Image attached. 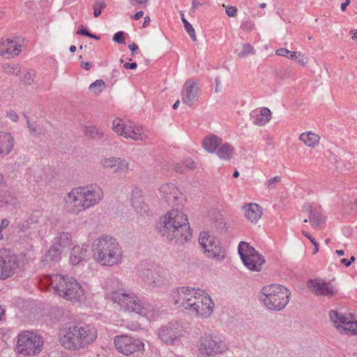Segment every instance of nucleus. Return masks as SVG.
Instances as JSON below:
<instances>
[{
	"label": "nucleus",
	"mask_w": 357,
	"mask_h": 357,
	"mask_svg": "<svg viewBox=\"0 0 357 357\" xmlns=\"http://www.w3.org/2000/svg\"><path fill=\"white\" fill-rule=\"evenodd\" d=\"M170 296L176 307L188 310L196 316L208 317L213 311L214 303L202 290L181 287L172 291Z\"/></svg>",
	"instance_id": "obj_1"
},
{
	"label": "nucleus",
	"mask_w": 357,
	"mask_h": 357,
	"mask_svg": "<svg viewBox=\"0 0 357 357\" xmlns=\"http://www.w3.org/2000/svg\"><path fill=\"white\" fill-rule=\"evenodd\" d=\"M41 290L52 289L60 297L70 301L83 302L87 294L77 280L71 276L61 274L46 275L39 281Z\"/></svg>",
	"instance_id": "obj_2"
},
{
	"label": "nucleus",
	"mask_w": 357,
	"mask_h": 357,
	"mask_svg": "<svg viewBox=\"0 0 357 357\" xmlns=\"http://www.w3.org/2000/svg\"><path fill=\"white\" fill-rule=\"evenodd\" d=\"M160 233L169 240L184 243L192 237L188 215L181 210H170L160 218Z\"/></svg>",
	"instance_id": "obj_3"
},
{
	"label": "nucleus",
	"mask_w": 357,
	"mask_h": 357,
	"mask_svg": "<svg viewBox=\"0 0 357 357\" xmlns=\"http://www.w3.org/2000/svg\"><path fill=\"white\" fill-rule=\"evenodd\" d=\"M103 197L100 188L78 187L69 192L65 199L66 210L73 214H79L96 204Z\"/></svg>",
	"instance_id": "obj_4"
},
{
	"label": "nucleus",
	"mask_w": 357,
	"mask_h": 357,
	"mask_svg": "<svg viewBox=\"0 0 357 357\" xmlns=\"http://www.w3.org/2000/svg\"><path fill=\"white\" fill-rule=\"evenodd\" d=\"M93 257L102 266H114L122 261L123 253L120 244L112 237L101 236L92 245Z\"/></svg>",
	"instance_id": "obj_5"
},
{
	"label": "nucleus",
	"mask_w": 357,
	"mask_h": 357,
	"mask_svg": "<svg viewBox=\"0 0 357 357\" xmlns=\"http://www.w3.org/2000/svg\"><path fill=\"white\" fill-rule=\"evenodd\" d=\"M261 301L269 310H280L289 303L290 291L284 286L271 284L261 289Z\"/></svg>",
	"instance_id": "obj_6"
},
{
	"label": "nucleus",
	"mask_w": 357,
	"mask_h": 357,
	"mask_svg": "<svg viewBox=\"0 0 357 357\" xmlns=\"http://www.w3.org/2000/svg\"><path fill=\"white\" fill-rule=\"evenodd\" d=\"M42 336L31 331H23L17 337L15 352L24 357L34 356L43 349Z\"/></svg>",
	"instance_id": "obj_7"
},
{
	"label": "nucleus",
	"mask_w": 357,
	"mask_h": 357,
	"mask_svg": "<svg viewBox=\"0 0 357 357\" xmlns=\"http://www.w3.org/2000/svg\"><path fill=\"white\" fill-rule=\"evenodd\" d=\"M112 300L118 303L120 307L126 312H135L136 314L151 318L149 305L140 300L133 293H125L116 291L112 294Z\"/></svg>",
	"instance_id": "obj_8"
},
{
	"label": "nucleus",
	"mask_w": 357,
	"mask_h": 357,
	"mask_svg": "<svg viewBox=\"0 0 357 357\" xmlns=\"http://www.w3.org/2000/svg\"><path fill=\"white\" fill-rule=\"evenodd\" d=\"M116 349L126 356H138L145 351L144 343L139 338L123 334L114 338Z\"/></svg>",
	"instance_id": "obj_9"
},
{
	"label": "nucleus",
	"mask_w": 357,
	"mask_h": 357,
	"mask_svg": "<svg viewBox=\"0 0 357 357\" xmlns=\"http://www.w3.org/2000/svg\"><path fill=\"white\" fill-rule=\"evenodd\" d=\"M241 259L249 270L260 271L265 263L264 257L246 242H241L238 247Z\"/></svg>",
	"instance_id": "obj_10"
},
{
	"label": "nucleus",
	"mask_w": 357,
	"mask_h": 357,
	"mask_svg": "<svg viewBox=\"0 0 357 357\" xmlns=\"http://www.w3.org/2000/svg\"><path fill=\"white\" fill-rule=\"evenodd\" d=\"M199 243L208 257L221 260L225 256V250L219 241L206 231H202L199 236Z\"/></svg>",
	"instance_id": "obj_11"
},
{
	"label": "nucleus",
	"mask_w": 357,
	"mask_h": 357,
	"mask_svg": "<svg viewBox=\"0 0 357 357\" xmlns=\"http://www.w3.org/2000/svg\"><path fill=\"white\" fill-rule=\"evenodd\" d=\"M19 268V259L15 254L0 249V280H6L14 275Z\"/></svg>",
	"instance_id": "obj_12"
},
{
	"label": "nucleus",
	"mask_w": 357,
	"mask_h": 357,
	"mask_svg": "<svg viewBox=\"0 0 357 357\" xmlns=\"http://www.w3.org/2000/svg\"><path fill=\"white\" fill-rule=\"evenodd\" d=\"M112 128L119 135L134 140L142 139V128L133 123L116 118L113 121Z\"/></svg>",
	"instance_id": "obj_13"
},
{
	"label": "nucleus",
	"mask_w": 357,
	"mask_h": 357,
	"mask_svg": "<svg viewBox=\"0 0 357 357\" xmlns=\"http://www.w3.org/2000/svg\"><path fill=\"white\" fill-rule=\"evenodd\" d=\"M184 333V328L180 323L171 321L159 329L158 337L164 343L174 344L181 340Z\"/></svg>",
	"instance_id": "obj_14"
},
{
	"label": "nucleus",
	"mask_w": 357,
	"mask_h": 357,
	"mask_svg": "<svg viewBox=\"0 0 357 357\" xmlns=\"http://www.w3.org/2000/svg\"><path fill=\"white\" fill-rule=\"evenodd\" d=\"M330 318L341 333L357 335V321L354 320L351 315L332 311L330 313Z\"/></svg>",
	"instance_id": "obj_15"
},
{
	"label": "nucleus",
	"mask_w": 357,
	"mask_h": 357,
	"mask_svg": "<svg viewBox=\"0 0 357 357\" xmlns=\"http://www.w3.org/2000/svg\"><path fill=\"white\" fill-rule=\"evenodd\" d=\"M60 344L68 350L82 349L77 326H69L61 328L59 332Z\"/></svg>",
	"instance_id": "obj_16"
},
{
	"label": "nucleus",
	"mask_w": 357,
	"mask_h": 357,
	"mask_svg": "<svg viewBox=\"0 0 357 357\" xmlns=\"http://www.w3.org/2000/svg\"><path fill=\"white\" fill-rule=\"evenodd\" d=\"M226 349L227 347L222 342H218L212 335H205L200 339L199 351L203 355L222 353Z\"/></svg>",
	"instance_id": "obj_17"
},
{
	"label": "nucleus",
	"mask_w": 357,
	"mask_h": 357,
	"mask_svg": "<svg viewBox=\"0 0 357 357\" xmlns=\"http://www.w3.org/2000/svg\"><path fill=\"white\" fill-rule=\"evenodd\" d=\"M307 286L310 291L317 296H332L338 292L337 288L330 282H325L320 279L310 280Z\"/></svg>",
	"instance_id": "obj_18"
},
{
	"label": "nucleus",
	"mask_w": 357,
	"mask_h": 357,
	"mask_svg": "<svg viewBox=\"0 0 357 357\" xmlns=\"http://www.w3.org/2000/svg\"><path fill=\"white\" fill-rule=\"evenodd\" d=\"M304 222H310L314 227H319L325 221L321 207L319 205H307L303 211Z\"/></svg>",
	"instance_id": "obj_19"
},
{
	"label": "nucleus",
	"mask_w": 357,
	"mask_h": 357,
	"mask_svg": "<svg viewBox=\"0 0 357 357\" xmlns=\"http://www.w3.org/2000/svg\"><path fill=\"white\" fill-rule=\"evenodd\" d=\"M76 326L79 341L82 344V349L88 347L96 340L98 332L94 326L86 324Z\"/></svg>",
	"instance_id": "obj_20"
},
{
	"label": "nucleus",
	"mask_w": 357,
	"mask_h": 357,
	"mask_svg": "<svg viewBox=\"0 0 357 357\" xmlns=\"http://www.w3.org/2000/svg\"><path fill=\"white\" fill-rule=\"evenodd\" d=\"M21 51V45L15 40L9 38L0 40V56L11 59L17 56Z\"/></svg>",
	"instance_id": "obj_21"
},
{
	"label": "nucleus",
	"mask_w": 357,
	"mask_h": 357,
	"mask_svg": "<svg viewBox=\"0 0 357 357\" xmlns=\"http://www.w3.org/2000/svg\"><path fill=\"white\" fill-rule=\"evenodd\" d=\"M197 83L192 80H188L182 90L183 102L189 105H192L197 100Z\"/></svg>",
	"instance_id": "obj_22"
},
{
	"label": "nucleus",
	"mask_w": 357,
	"mask_h": 357,
	"mask_svg": "<svg viewBox=\"0 0 357 357\" xmlns=\"http://www.w3.org/2000/svg\"><path fill=\"white\" fill-rule=\"evenodd\" d=\"M100 164L105 169H113L114 172L126 173L128 170V163L119 158H106L101 160Z\"/></svg>",
	"instance_id": "obj_23"
},
{
	"label": "nucleus",
	"mask_w": 357,
	"mask_h": 357,
	"mask_svg": "<svg viewBox=\"0 0 357 357\" xmlns=\"http://www.w3.org/2000/svg\"><path fill=\"white\" fill-rule=\"evenodd\" d=\"M242 210L245 218L251 223H257L263 215L261 206L256 203L246 204Z\"/></svg>",
	"instance_id": "obj_24"
},
{
	"label": "nucleus",
	"mask_w": 357,
	"mask_h": 357,
	"mask_svg": "<svg viewBox=\"0 0 357 357\" xmlns=\"http://www.w3.org/2000/svg\"><path fill=\"white\" fill-rule=\"evenodd\" d=\"M272 113L267 107L255 109L251 113L253 123L258 126H264L271 119Z\"/></svg>",
	"instance_id": "obj_25"
},
{
	"label": "nucleus",
	"mask_w": 357,
	"mask_h": 357,
	"mask_svg": "<svg viewBox=\"0 0 357 357\" xmlns=\"http://www.w3.org/2000/svg\"><path fill=\"white\" fill-rule=\"evenodd\" d=\"M88 257L89 250L86 245H75L71 250L69 261L73 265H77L82 261L86 260Z\"/></svg>",
	"instance_id": "obj_26"
},
{
	"label": "nucleus",
	"mask_w": 357,
	"mask_h": 357,
	"mask_svg": "<svg viewBox=\"0 0 357 357\" xmlns=\"http://www.w3.org/2000/svg\"><path fill=\"white\" fill-rule=\"evenodd\" d=\"M131 204L136 212L142 214L148 211V206L144 202L142 190L139 188L133 190Z\"/></svg>",
	"instance_id": "obj_27"
},
{
	"label": "nucleus",
	"mask_w": 357,
	"mask_h": 357,
	"mask_svg": "<svg viewBox=\"0 0 357 357\" xmlns=\"http://www.w3.org/2000/svg\"><path fill=\"white\" fill-rule=\"evenodd\" d=\"M143 275L145 282L150 287H154L163 284L164 276L157 268L149 269Z\"/></svg>",
	"instance_id": "obj_28"
},
{
	"label": "nucleus",
	"mask_w": 357,
	"mask_h": 357,
	"mask_svg": "<svg viewBox=\"0 0 357 357\" xmlns=\"http://www.w3.org/2000/svg\"><path fill=\"white\" fill-rule=\"evenodd\" d=\"M160 192L162 197L169 202H174L181 195L178 189L172 183H166L161 185Z\"/></svg>",
	"instance_id": "obj_29"
},
{
	"label": "nucleus",
	"mask_w": 357,
	"mask_h": 357,
	"mask_svg": "<svg viewBox=\"0 0 357 357\" xmlns=\"http://www.w3.org/2000/svg\"><path fill=\"white\" fill-rule=\"evenodd\" d=\"M320 139L319 135L312 131L303 132L299 137V139L310 148L317 147L319 144Z\"/></svg>",
	"instance_id": "obj_30"
},
{
	"label": "nucleus",
	"mask_w": 357,
	"mask_h": 357,
	"mask_svg": "<svg viewBox=\"0 0 357 357\" xmlns=\"http://www.w3.org/2000/svg\"><path fill=\"white\" fill-rule=\"evenodd\" d=\"M222 144V139L214 135L206 137L202 141L204 149L209 152L214 153L217 151L218 147Z\"/></svg>",
	"instance_id": "obj_31"
},
{
	"label": "nucleus",
	"mask_w": 357,
	"mask_h": 357,
	"mask_svg": "<svg viewBox=\"0 0 357 357\" xmlns=\"http://www.w3.org/2000/svg\"><path fill=\"white\" fill-rule=\"evenodd\" d=\"M13 145L14 140L10 134L0 132V155L8 154Z\"/></svg>",
	"instance_id": "obj_32"
},
{
	"label": "nucleus",
	"mask_w": 357,
	"mask_h": 357,
	"mask_svg": "<svg viewBox=\"0 0 357 357\" xmlns=\"http://www.w3.org/2000/svg\"><path fill=\"white\" fill-rule=\"evenodd\" d=\"M71 241L72 238L70 234L63 232L56 238L53 245L56 247H59V250L63 252L66 248L71 245Z\"/></svg>",
	"instance_id": "obj_33"
},
{
	"label": "nucleus",
	"mask_w": 357,
	"mask_h": 357,
	"mask_svg": "<svg viewBox=\"0 0 357 357\" xmlns=\"http://www.w3.org/2000/svg\"><path fill=\"white\" fill-rule=\"evenodd\" d=\"M234 147L230 144L225 143L221 144L217 149V154L220 159L229 160L234 155Z\"/></svg>",
	"instance_id": "obj_34"
},
{
	"label": "nucleus",
	"mask_w": 357,
	"mask_h": 357,
	"mask_svg": "<svg viewBox=\"0 0 357 357\" xmlns=\"http://www.w3.org/2000/svg\"><path fill=\"white\" fill-rule=\"evenodd\" d=\"M61 253L62 251L59 250V247L52 245L44 256L43 261L48 264L56 262L61 259Z\"/></svg>",
	"instance_id": "obj_35"
},
{
	"label": "nucleus",
	"mask_w": 357,
	"mask_h": 357,
	"mask_svg": "<svg viewBox=\"0 0 357 357\" xmlns=\"http://www.w3.org/2000/svg\"><path fill=\"white\" fill-rule=\"evenodd\" d=\"M105 88V84L102 79H97L89 86L90 91L96 95H99Z\"/></svg>",
	"instance_id": "obj_36"
},
{
	"label": "nucleus",
	"mask_w": 357,
	"mask_h": 357,
	"mask_svg": "<svg viewBox=\"0 0 357 357\" xmlns=\"http://www.w3.org/2000/svg\"><path fill=\"white\" fill-rule=\"evenodd\" d=\"M182 22L183 23L185 31L189 34L191 39L193 41H196L197 40L196 33H195V31L194 28L192 27V26L188 22V20L184 17H182Z\"/></svg>",
	"instance_id": "obj_37"
},
{
	"label": "nucleus",
	"mask_w": 357,
	"mask_h": 357,
	"mask_svg": "<svg viewBox=\"0 0 357 357\" xmlns=\"http://www.w3.org/2000/svg\"><path fill=\"white\" fill-rule=\"evenodd\" d=\"M3 71L8 74H17L20 70V67L16 63H6L3 66Z\"/></svg>",
	"instance_id": "obj_38"
},
{
	"label": "nucleus",
	"mask_w": 357,
	"mask_h": 357,
	"mask_svg": "<svg viewBox=\"0 0 357 357\" xmlns=\"http://www.w3.org/2000/svg\"><path fill=\"white\" fill-rule=\"evenodd\" d=\"M105 6L106 5L103 2H96L93 7L94 17H98L101 14L102 10L104 9Z\"/></svg>",
	"instance_id": "obj_39"
},
{
	"label": "nucleus",
	"mask_w": 357,
	"mask_h": 357,
	"mask_svg": "<svg viewBox=\"0 0 357 357\" xmlns=\"http://www.w3.org/2000/svg\"><path fill=\"white\" fill-rule=\"evenodd\" d=\"M86 134L92 138H100L102 135V133L98 130V128L95 127L88 128Z\"/></svg>",
	"instance_id": "obj_40"
},
{
	"label": "nucleus",
	"mask_w": 357,
	"mask_h": 357,
	"mask_svg": "<svg viewBox=\"0 0 357 357\" xmlns=\"http://www.w3.org/2000/svg\"><path fill=\"white\" fill-rule=\"evenodd\" d=\"M302 234L305 237H307L310 241V242L314 245V250H313V254L317 253V252L319 251V244H318V243L315 241V239L312 236H310L305 231H302Z\"/></svg>",
	"instance_id": "obj_41"
},
{
	"label": "nucleus",
	"mask_w": 357,
	"mask_h": 357,
	"mask_svg": "<svg viewBox=\"0 0 357 357\" xmlns=\"http://www.w3.org/2000/svg\"><path fill=\"white\" fill-rule=\"evenodd\" d=\"M113 40L120 44L125 43V33L123 31H119L116 33L113 37Z\"/></svg>",
	"instance_id": "obj_42"
},
{
	"label": "nucleus",
	"mask_w": 357,
	"mask_h": 357,
	"mask_svg": "<svg viewBox=\"0 0 357 357\" xmlns=\"http://www.w3.org/2000/svg\"><path fill=\"white\" fill-rule=\"evenodd\" d=\"M226 13L229 17H235L237 13V9L233 6L227 7L226 8Z\"/></svg>",
	"instance_id": "obj_43"
},
{
	"label": "nucleus",
	"mask_w": 357,
	"mask_h": 357,
	"mask_svg": "<svg viewBox=\"0 0 357 357\" xmlns=\"http://www.w3.org/2000/svg\"><path fill=\"white\" fill-rule=\"evenodd\" d=\"M290 51L285 48H280L276 50V54L278 56L289 57Z\"/></svg>",
	"instance_id": "obj_44"
},
{
	"label": "nucleus",
	"mask_w": 357,
	"mask_h": 357,
	"mask_svg": "<svg viewBox=\"0 0 357 357\" xmlns=\"http://www.w3.org/2000/svg\"><path fill=\"white\" fill-rule=\"evenodd\" d=\"M130 2L133 6L138 4L145 8L148 3V0H130Z\"/></svg>",
	"instance_id": "obj_45"
},
{
	"label": "nucleus",
	"mask_w": 357,
	"mask_h": 357,
	"mask_svg": "<svg viewBox=\"0 0 357 357\" xmlns=\"http://www.w3.org/2000/svg\"><path fill=\"white\" fill-rule=\"evenodd\" d=\"M33 73H27V74L24 77V82L26 84H31V82L33 80Z\"/></svg>",
	"instance_id": "obj_46"
},
{
	"label": "nucleus",
	"mask_w": 357,
	"mask_h": 357,
	"mask_svg": "<svg viewBox=\"0 0 357 357\" xmlns=\"http://www.w3.org/2000/svg\"><path fill=\"white\" fill-rule=\"evenodd\" d=\"M185 165L187 169H192L195 167V162L191 159H188L185 162Z\"/></svg>",
	"instance_id": "obj_47"
},
{
	"label": "nucleus",
	"mask_w": 357,
	"mask_h": 357,
	"mask_svg": "<svg viewBox=\"0 0 357 357\" xmlns=\"http://www.w3.org/2000/svg\"><path fill=\"white\" fill-rule=\"evenodd\" d=\"M280 181V178L278 176H275L268 181V188H273L274 184L275 183H278Z\"/></svg>",
	"instance_id": "obj_48"
},
{
	"label": "nucleus",
	"mask_w": 357,
	"mask_h": 357,
	"mask_svg": "<svg viewBox=\"0 0 357 357\" xmlns=\"http://www.w3.org/2000/svg\"><path fill=\"white\" fill-rule=\"evenodd\" d=\"M298 56H299L298 58V62L304 66L307 62V58L304 56L301 52L298 54Z\"/></svg>",
	"instance_id": "obj_49"
},
{
	"label": "nucleus",
	"mask_w": 357,
	"mask_h": 357,
	"mask_svg": "<svg viewBox=\"0 0 357 357\" xmlns=\"http://www.w3.org/2000/svg\"><path fill=\"white\" fill-rule=\"evenodd\" d=\"M77 33L79 35L83 36H91V33L84 28L82 27L79 29L77 31Z\"/></svg>",
	"instance_id": "obj_50"
},
{
	"label": "nucleus",
	"mask_w": 357,
	"mask_h": 357,
	"mask_svg": "<svg viewBox=\"0 0 357 357\" xmlns=\"http://www.w3.org/2000/svg\"><path fill=\"white\" fill-rule=\"evenodd\" d=\"M8 118L13 121H17V120L18 119V116L17 115V114L14 112H10L8 114Z\"/></svg>",
	"instance_id": "obj_51"
},
{
	"label": "nucleus",
	"mask_w": 357,
	"mask_h": 357,
	"mask_svg": "<svg viewBox=\"0 0 357 357\" xmlns=\"http://www.w3.org/2000/svg\"><path fill=\"white\" fill-rule=\"evenodd\" d=\"M125 69H135L137 68L136 63H125L123 65Z\"/></svg>",
	"instance_id": "obj_52"
},
{
	"label": "nucleus",
	"mask_w": 357,
	"mask_h": 357,
	"mask_svg": "<svg viewBox=\"0 0 357 357\" xmlns=\"http://www.w3.org/2000/svg\"><path fill=\"white\" fill-rule=\"evenodd\" d=\"M243 50L248 54L253 52V47L249 44H245L243 46Z\"/></svg>",
	"instance_id": "obj_53"
},
{
	"label": "nucleus",
	"mask_w": 357,
	"mask_h": 357,
	"mask_svg": "<svg viewBox=\"0 0 357 357\" xmlns=\"http://www.w3.org/2000/svg\"><path fill=\"white\" fill-rule=\"evenodd\" d=\"M143 15H144V12L143 11H138L132 17L135 20H138L141 17H142Z\"/></svg>",
	"instance_id": "obj_54"
},
{
	"label": "nucleus",
	"mask_w": 357,
	"mask_h": 357,
	"mask_svg": "<svg viewBox=\"0 0 357 357\" xmlns=\"http://www.w3.org/2000/svg\"><path fill=\"white\" fill-rule=\"evenodd\" d=\"M350 33L352 35V40L357 43V29L351 30Z\"/></svg>",
	"instance_id": "obj_55"
},
{
	"label": "nucleus",
	"mask_w": 357,
	"mask_h": 357,
	"mask_svg": "<svg viewBox=\"0 0 357 357\" xmlns=\"http://www.w3.org/2000/svg\"><path fill=\"white\" fill-rule=\"evenodd\" d=\"M299 52H291L290 51V53L289 54V57L288 58H290L291 59H298L299 56H298V54Z\"/></svg>",
	"instance_id": "obj_56"
},
{
	"label": "nucleus",
	"mask_w": 357,
	"mask_h": 357,
	"mask_svg": "<svg viewBox=\"0 0 357 357\" xmlns=\"http://www.w3.org/2000/svg\"><path fill=\"white\" fill-rule=\"evenodd\" d=\"M350 0H346L344 3L341 5V10L342 11H344L346 10V8L349 5Z\"/></svg>",
	"instance_id": "obj_57"
},
{
	"label": "nucleus",
	"mask_w": 357,
	"mask_h": 357,
	"mask_svg": "<svg viewBox=\"0 0 357 357\" xmlns=\"http://www.w3.org/2000/svg\"><path fill=\"white\" fill-rule=\"evenodd\" d=\"M8 224H9V222H8V220H6V219H3V220H2V221H1V227H0V228L1 229V230H2L3 228H6V227H8Z\"/></svg>",
	"instance_id": "obj_58"
},
{
	"label": "nucleus",
	"mask_w": 357,
	"mask_h": 357,
	"mask_svg": "<svg viewBox=\"0 0 357 357\" xmlns=\"http://www.w3.org/2000/svg\"><path fill=\"white\" fill-rule=\"evenodd\" d=\"M128 47L130 50V51H132V52L136 51L138 49V46L135 43L130 44Z\"/></svg>",
	"instance_id": "obj_59"
},
{
	"label": "nucleus",
	"mask_w": 357,
	"mask_h": 357,
	"mask_svg": "<svg viewBox=\"0 0 357 357\" xmlns=\"http://www.w3.org/2000/svg\"><path fill=\"white\" fill-rule=\"evenodd\" d=\"M150 22H151L150 17L149 16L145 17H144V24H143V26L144 27L147 26L150 24Z\"/></svg>",
	"instance_id": "obj_60"
},
{
	"label": "nucleus",
	"mask_w": 357,
	"mask_h": 357,
	"mask_svg": "<svg viewBox=\"0 0 357 357\" xmlns=\"http://www.w3.org/2000/svg\"><path fill=\"white\" fill-rule=\"evenodd\" d=\"M82 67L85 69V70H89L91 67V64L89 62H85V63H82Z\"/></svg>",
	"instance_id": "obj_61"
},
{
	"label": "nucleus",
	"mask_w": 357,
	"mask_h": 357,
	"mask_svg": "<svg viewBox=\"0 0 357 357\" xmlns=\"http://www.w3.org/2000/svg\"><path fill=\"white\" fill-rule=\"evenodd\" d=\"M341 263L344 264L346 266H349L351 265V261H348L347 259H342Z\"/></svg>",
	"instance_id": "obj_62"
},
{
	"label": "nucleus",
	"mask_w": 357,
	"mask_h": 357,
	"mask_svg": "<svg viewBox=\"0 0 357 357\" xmlns=\"http://www.w3.org/2000/svg\"><path fill=\"white\" fill-rule=\"evenodd\" d=\"M336 253L339 255V256H342L344 255V252L342 250H336Z\"/></svg>",
	"instance_id": "obj_63"
},
{
	"label": "nucleus",
	"mask_w": 357,
	"mask_h": 357,
	"mask_svg": "<svg viewBox=\"0 0 357 357\" xmlns=\"http://www.w3.org/2000/svg\"><path fill=\"white\" fill-rule=\"evenodd\" d=\"M180 104L179 100H177L174 105H173V109H176Z\"/></svg>",
	"instance_id": "obj_64"
}]
</instances>
